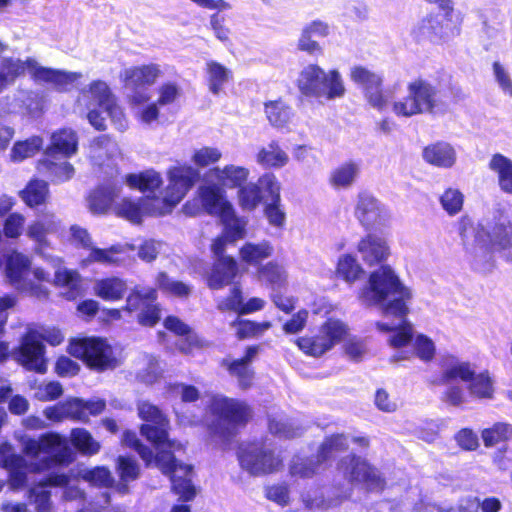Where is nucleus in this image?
Returning <instances> with one entry per match:
<instances>
[{"instance_id": "1", "label": "nucleus", "mask_w": 512, "mask_h": 512, "mask_svg": "<svg viewBox=\"0 0 512 512\" xmlns=\"http://www.w3.org/2000/svg\"><path fill=\"white\" fill-rule=\"evenodd\" d=\"M412 299V290L401 282L388 265L373 271L358 292L362 305L379 307L385 316L395 318L392 322L376 323L380 332L390 334L388 343L394 348L405 347L413 339V325L406 319Z\"/></svg>"}, {"instance_id": "2", "label": "nucleus", "mask_w": 512, "mask_h": 512, "mask_svg": "<svg viewBox=\"0 0 512 512\" xmlns=\"http://www.w3.org/2000/svg\"><path fill=\"white\" fill-rule=\"evenodd\" d=\"M460 237L467 259L477 271H490L496 252L512 262V222L504 211L496 210L475 225L462 221Z\"/></svg>"}, {"instance_id": "3", "label": "nucleus", "mask_w": 512, "mask_h": 512, "mask_svg": "<svg viewBox=\"0 0 512 512\" xmlns=\"http://www.w3.org/2000/svg\"><path fill=\"white\" fill-rule=\"evenodd\" d=\"M22 446L23 453L29 461L14 454L11 446H0V465L9 471L10 485L13 489L26 484L28 472H43L72 461L68 441L58 433L49 432L39 438H24Z\"/></svg>"}, {"instance_id": "4", "label": "nucleus", "mask_w": 512, "mask_h": 512, "mask_svg": "<svg viewBox=\"0 0 512 512\" xmlns=\"http://www.w3.org/2000/svg\"><path fill=\"white\" fill-rule=\"evenodd\" d=\"M392 112L398 117L410 118L419 114H438L445 111V103L437 86L417 79L407 86V95L393 101Z\"/></svg>"}, {"instance_id": "5", "label": "nucleus", "mask_w": 512, "mask_h": 512, "mask_svg": "<svg viewBox=\"0 0 512 512\" xmlns=\"http://www.w3.org/2000/svg\"><path fill=\"white\" fill-rule=\"evenodd\" d=\"M169 185L163 198L147 195L142 198L146 216H162L170 213L193 186L198 177L190 166L173 167L168 172Z\"/></svg>"}, {"instance_id": "6", "label": "nucleus", "mask_w": 512, "mask_h": 512, "mask_svg": "<svg viewBox=\"0 0 512 512\" xmlns=\"http://www.w3.org/2000/svg\"><path fill=\"white\" fill-rule=\"evenodd\" d=\"M208 409L215 417L211 433L223 442L228 441L237 428L245 425L252 416L246 403L220 394L211 397Z\"/></svg>"}, {"instance_id": "7", "label": "nucleus", "mask_w": 512, "mask_h": 512, "mask_svg": "<svg viewBox=\"0 0 512 512\" xmlns=\"http://www.w3.org/2000/svg\"><path fill=\"white\" fill-rule=\"evenodd\" d=\"M300 92L307 97L333 100L345 94V86L338 70L326 72L316 64L305 66L297 79Z\"/></svg>"}, {"instance_id": "8", "label": "nucleus", "mask_w": 512, "mask_h": 512, "mask_svg": "<svg viewBox=\"0 0 512 512\" xmlns=\"http://www.w3.org/2000/svg\"><path fill=\"white\" fill-rule=\"evenodd\" d=\"M237 458L240 468L254 477L273 474L283 468L281 453L265 443L240 446Z\"/></svg>"}, {"instance_id": "9", "label": "nucleus", "mask_w": 512, "mask_h": 512, "mask_svg": "<svg viewBox=\"0 0 512 512\" xmlns=\"http://www.w3.org/2000/svg\"><path fill=\"white\" fill-rule=\"evenodd\" d=\"M137 411L140 419L146 422L140 428L141 435L152 443L158 452L180 449V443L168 438L169 420L159 407L143 400L137 403Z\"/></svg>"}, {"instance_id": "10", "label": "nucleus", "mask_w": 512, "mask_h": 512, "mask_svg": "<svg viewBox=\"0 0 512 512\" xmlns=\"http://www.w3.org/2000/svg\"><path fill=\"white\" fill-rule=\"evenodd\" d=\"M77 102L86 109L99 107L110 117L118 130L126 129L127 121L123 110L117 105L114 95L104 81H93L87 89L81 91Z\"/></svg>"}, {"instance_id": "11", "label": "nucleus", "mask_w": 512, "mask_h": 512, "mask_svg": "<svg viewBox=\"0 0 512 512\" xmlns=\"http://www.w3.org/2000/svg\"><path fill=\"white\" fill-rule=\"evenodd\" d=\"M69 352L97 370L113 369L118 365L112 347L102 338H83L72 342Z\"/></svg>"}, {"instance_id": "12", "label": "nucleus", "mask_w": 512, "mask_h": 512, "mask_svg": "<svg viewBox=\"0 0 512 512\" xmlns=\"http://www.w3.org/2000/svg\"><path fill=\"white\" fill-rule=\"evenodd\" d=\"M337 470L348 482L362 484L368 490L379 491L385 486L380 471L360 456L351 454L341 458Z\"/></svg>"}, {"instance_id": "13", "label": "nucleus", "mask_w": 512, "mask_h": 512, "mask_svg": "<svg viewBox=\"0 0 512 512\" xmlns=\"http://www.w3.org/2000/svg\"><path fill=\"white\" fill-rule=\"evenodd\" d=\"M161 76V67L155 63L129 67L120 74L124 86L130 90L129 100L133 105L149 102L151 96L144 87L154 85Z\"/></svg>"}, {"instance_id": "14", "label": "nucleus", "mask_w": 512, "mask_h": 512, "mask_svg": "<svg viewBox=\"0 0 512 512\" xmlns=\"http://www.w3.org/2000/svg\"><path fill=\"white\" fill-rule=\"evenodd\" d=\"M348 333L345 323L338 319H328L315 336L298 338L296 343L305 354L319 357L332 349Z\"/></svg>"}, {"instance_id": "15", "label": "nucleus", "mask_w": 512, "mask_h": 512, "mask_svg": "<svg viewBox=\"0 0 512 512\" xmlns=\"http://www.w3.org/2000/svg\"><path fill=\"white\" fill-rule=\"evenodd\" d=\"M173 450H163L157 452L155 456V465L163 472L169 475L173 491L184 501H190L195 496V489L191 484L190 474L192 467L178 463L173 454Z\"/></svg>"}, {"instance_id": "16", "label": "nucleus", "mask_w": 512, "mask_h": 512, "mask_svg": "<svg viewBox=\"0 0 512 512\" xmlns=\"http://www.w3.org/2000/svg\"><path fill=\"white\" fill-rule=\"evenodd\" d=\"M16 361L28 371L44 374L47 371L45 346L41 342L39 331L29 328L22 336L20 345L14 352Z\"/></svg>"}, {"instance_id": "17", "label": "nucleus", "mask_w": 512, "mask_h": 512, "mask_svg": "<svg viewBox=\"0 0 512 512\" xmlns=\"http://www.w3.org/2000/svg\"><path fill=\"white\" fill-rule=\"evenodd\" d=\"M351 79L362 86L367 102L375 109L384 111L389 95L382 88L383 77L366 67L355 66L351 69Z\"/></svg>"}, {"instance_id": "18", "label": "nucleus", "mask_w": 512, "mask_h": 512, "mask_svg": "<svg viewBox=\"0 0 512 512\" xmlns=\"http://www.w3.org/2000/svg\"><path fill=\"white\" fill-rule=\"evenodd\" d=\"M60 226L61 222L54 214L46 213L41 218L29 224L26 229L28 238L36 243L37 253L50 261L55 267L60 265L61 259L45 254L43 249L49 245L47 235L56 233L60 229Z\"/></svg>"}, {"instance_id": "19", "label": "nucleus", "mask_w": 512, "mask_h": 512, "mask_svg": "<svg viewBox=\"0 0 512 512\" xmlns=\"http://www.w3.org/2000/svg\"><path fill=\"white\" fill-rule=\"evenodd\" d=\"M355 217L366 228L383 225L389 218L386 207L372 194L362 192L357 197Z\"/></svg>"}, {"instance_id": "20", "label": "nucleus", "mask_w": 512, "mask_h": 512, "mask_svg": "<svg viewBox=\"0 0 512 512\" xmlns=\"http://www.w3.org/2000/svg\"><path fill=\"white\" fill-rule=\"evenodd\" d=\"M446 14H429L419 20L412 29V35L418 41L429 40L439 42L446 40L454 35V29L444 22H448Z\"/></svg>"}, {"instance_id": "21", "label": "nucleus", "mask_w": 512, "mask_h": 512, "mask_svg": "<svg viewBox=\"0 0 512 512\" xmlns=\"http://www.w3.org/2000/svg\"><path fill=\"white\" fill-rule=\"evenodd\" d=\"M30 76L37 83H47L59 91L68 90L82 77L78 72H67L41 66L35 59L30 61Z\"/></svg>"}, {"instance_id": "22", "label": "nucleus", "mask_w": 512, "mask_h": 512, "mask_svg": "<svg viewBox=\"0 0 512 512\" xmlns=\"http://www.w3.org/2000/svg\"><path fill=\"white\" fill-rule=\"evenodd\" d=\"M208 179L204 185L198 190V196L201 201L202 208L213 216L220 217L226 210H230L233 206L227 199L226 191L218 183H213Z\"/></svg>"}, {"instance_id": "23", "label": "nucleus", "mask_w": 512, "mask_h": 512, "mask_svg": "<svg viewBox=\"0 0 512 512\" xmlns=\"http://www.w3.org/2000/svg\"><path fill=\"white\" fill-rule=\"evenodd\" d=\"M362 260L369 266L385 262L390 256V246L387 240L376 234H369L357 245Z\"/></svg>"}, {"instance_id": "24", "label": "nucleus", "mask_w": 512, "mask_h": 512, "mask_svg": "<svg viewBox=\"0 0 512 512\" xmlns=\"http://www.w3.org/2000/svg\"><path fill=\"white\" fill-rule=\"evenodd\" d=\"M422 158L434 167L450 169L457 161V152L450 143L438 141L424 147Z\"/></svg>"}, {"instance_id": "25", "label": "nucleus", "mask_w": 512, "mask_h": 512, "mask_svg": "<svg viewBox=\"0 0 512 512\" xmlns=\"http://www.w3.org/2000/svg\"><path fill=\"white\" fill-rule=\"evenodd\" d=\"M250 176V170L244 166L234 164L225 165L211 169L206 177L215 180L222 188H238L246 184Z\"/></svg>"}, {"instance_id": "26", "label": "nucleus", "mask_w": 512, "mask_h": 512, "mask_svg": "<svg viewBox=\"0 0 512 512\" xmlns=\"http://www.w3.org/2000/svg\"><path fill=\"white\" fill-rule=\"evenodd\" d=\"M441 381L452 383L460 380L468 383L475 372L473 364L463 361L453 355L444 356L441 359Z\"/></svg>"}, {"instance_id": "27", "label": "nucleus", "mask_w": 512, "mask_h": 512, "mask_svg": "<svg viewBox=\"0 0 512 512\" xmlns=\"http://www.w3.org/2000/svg\"><path fill=\"white\" fill-rule=\"evenodd\" d=\"M6 277L16 289H26L27 279L30 276V260L27 256L13 252L6 263Z\"/></svg>"}, {"instance_id": "28", "label": "nucleus", "mask_w": 512, "mask_h": 512, "mask_svg": "<svg viewBox=\"0 0 512 512\" xmlns=\"http://www.w3.org/2000/svg\"><path fill=\"white\" fill-rule=\"evenodd\" d=\"M127 290L128 284L126 280L116 276L99 278L93 283L94 295L108 302L123 299Z\"/></svg>"}, {"instance_id": "29", "label": "nucleus", "mask_w": 512, "mask_h": 512, "mask_svg": "<svg viewBox=\"0 0 512 512\" xmlns=\"http://www.w3.org/2000/svg\"><path fill=\"white\" fill-rule=\"evenodd\" d=\"M30 61H34V58L28 57L26 60L14 57L0 58V92L13 85L25 71L30 74Z\"/></svg>"}, {"instance_id": "30", "label": "nucleus", "mask_w": 512, "mask_h": 512, "mask_svg": "<svg viewBox=\"0 0 512 512\" xmlns=\"http://www.w3.org/2000/svg\"><path fill=\"white\" fill-rule=\"evenodd\" d=\"M238 274V264L232 257L218 258L208 278V285L212 289H220L230 284Z\"/></svg>"}, {"instance_id": "31", "label": "nucleus", "mask_w": 512, "mask_h": 512, "mask_svg": "<svg viewBox=\"0 0 512 512\" xmlns=\"http://www.w3.org/2000/svg\"><path fill=\"white\" fill-rule=\"evenodd\" d=\"M255 160L263 168L281 169L289 163L290 157L277 141L272 140L258 150Z\"/></svg>"}, {"instance_id": "32", "label": "nucleus", "mask_w": 512, "mask_h": 512, "mask_svg": "<svg viewBox=\"0 0 512 512\" xmlns=\"http://www.w3.org/2000/svg\"><path fill=\"white\" fill-rule=\"evenodd\" d=\"M264 111L269 123L277 129L289 130L294 124V111L282 100L266 102Z\"/></svg>"}, {"instance_id": "33", "label": "nucleus", "mask_w": 512, "mask_h": 512, "mask_svg": "<svg viewBox=\"0 0 512 512\" xmlns=\"http://www.w3.org/2000/svg\"><path fill=\"white\" fill-rule=\"evenodd\" d=\"M124 252L123 246L112 245L109 248H99L96 245L81 259L80 265L87 268L92 264H101L104 266H114L119 264L118 254Z\"/></svg>"}, {"instance_id": "34", "label": "nucleus", "mask_w": 512, "mask_h": 512, "mask_svg": "<svg viewBox=\"0 0 512 512\" xmlns=\"http://www.w3.org/2000/svg\"><path fill=\"white\" fill-rule=\"evenodd\" d=\"M119 193V187L111 184L95 189L88 198L89 209L94 214L106 213Z\"/></svg>"}, {"instance_id": "35", "label": "nucleus", "mask_w": 512, "mask_h": 512, "mask_svg": "<svg viewBox=\"0 0 512 512\" xmlns=\"http://www.w3.org/2000/svg\"><path fill=\"white\" fill-rule=\"evenodd\" d=\"M488 167L497 176L500 189L512 194V160L496 153L491 157Z\"/></svg>"}, {"instance_id": "36", "label": "nucleus", "mask_w": 512, "mask_h": 512, "mask_svg": "<svg viewBox=\"0 0 512 512\" xmlns=\"http://www.w3.org/2000/svg\"><path fill=\"white\" fill-rule=\"evenodd\" d=\"M360 170V163L344 162L331 172L329 183L336 189H348L356 182Z\"/></svg>"}, {"instance_id": "37", "label": "nucleus", "mask_w": 512, "mask_h": 512, "mask_svg": "<svg viewBox=\"0 0 512 512\" xmlns=\"http://www.w3.org/2000/svg\"><path fill=\"white\" fill-rule=\"evenodd\" d=\"M38 171L51 178L54 182H64L71 179L74 175V167L67 161H53L48 156L38 162Z\"/></svg>"}, {"instance_id": "38", "label": "nucleus", "mask_w": 512, "mask_h": 512, "mask_svg": "<svg viewBox=\"0 0 512 512\" xmlns=\"http://www.w3.org/2000/svg\"><path fill=\"white\" fill-rule=\"evenodd\" d=\"M78 146V137L75 131L69 128L59 129L51 136V147L47 151L50 156L57 151L65 156H71L76 153Z\"/></svg>"}, {"instance_id": "39", "label": "nucleus", "mask_w": 512, "mask_h": 512, "mask_svg": "<svg viewBox=\"0 0 512 512\" xmlns=\"http://www.w3.org/2000/svg\"><path fill=\"white\" fill-rule=\"evenodd\" d=\"M89 153L95 164L103 165L106 160L113 159L119 154V148L116 141L108 135H101L91 142Z\"/></svg>"}, {"instance_id": "40", "label": "nucleus", "mask_w": 512, "mask_h": 512, "mask_svg": "<svg viewBox=\"0 0 512 512\" xmlns=\"http://www.w3.org/2000/svg\"><path fill=\"white\" fill-rule=\"evenodd\" d=\"M273 252L274 248L267 240L258 243L246 242L239 250V257L242 262L255 266L272 256Z\"/></svg>"}, {"instance_id": "41", "label": "nucleus", "mask_w": 512, "mask_h": 512, "mask_svg": "<svg viewBox=\"0 0 512 512\" xmlns=\"http://www.w3.org/2000/svg\"><path fill=\"white\" fill-rule=\"evenodd\" d=\"M258 353V347L250 346L246 350L243 358L233 361L229 367V372L238 378L239 384L242 388L250 386L253 379V371L250 368V363Z\"/></svg>"}, {"instance_id": "42", "label": "nucleus", "mask_w": 512, "mask_h": 512, "mask_svg": "<svg viewBox=\"0 0 512 512\" xmlns=\"http://www.w3.org/2000/svg\"><path fill=\"white\" fill-rule=\"evenodd\" d=\"M155 283L157 288L164 294L169 296L186 299L192 293V286L183 281L170 277L166 272H159L156 276Z\"/></svg>"}, {"instance_id": "43", "label": "nucleus", "mask_w": 512, "mask_h": 512, "mask_svg": "<svg viewBox=\"0 0 512 512\" xmlns=\"http://www.w3.org/2000/svg\"><path fill=\"white\" fill-rule=\"evenodd\" d=\"M206 73L209 91L214 95H218L231 78V71L213 60L206 63Z\"/></svg>"}, {"instance_id": "44", "label": "nucleus", "mask_w": 512, "mask_h": 512, "mask_svg": "<svg viewBox=\"0 0 512 512\" xmlns=\"http://www.w3.org/2000/svg\"><path fill=\"white\" fill-rule=\"evenodd\" d=\"M72 445L85 456H93L99 453L101 444L84 428H74L70 433Z\"/></svg>"}, {"instance_id": "45", "label": "nucleus", "mask_w": 512, "mask_h": 512, "mask_svg": "<svg viewBox=\"0 0 512 512\" xmlns=\"http://www.w3.org/2000/svg\"><path fill=\"white\" fill-rule=\"evenodd\" d=\"M323 464L318 455L315 458L295 456L290 463L289 472L292 477L311 478L322 469Z\"/></svg>"}, {"instance_id": "46", "label": "nucleus", "mask_w": 512, "mask_h": 512, "mask_svg": "<svg viewBox=\"0 0 512 512\" xmlns=\"http://www.w3.org/2000/svg\"><path fill=\"white\" fill-rule=\"evenodd\" d=\"M467 389L472 397L478 399H490L494 393L493 381L487 371H475L467 383Z\"/></svg>"}, {"instance_id": "47", "label": "nucleus", "mask_w": 512, "mask_h": 512, "mask_svg": "<svg viewBox=\"0 0 512 512\" xmlns=\"http://www.w3.org/2000/svg\"><path fill=\"white\" fill-rule=\"evenodd\" d=\"M219 218L224 225L223 234H225L231 242L245 237L247 221L236 216L233 206L229 211L226 210V212L223 213Z\"/></svg>"}, {"instance_id": "48", "label": "nucleus", "mask_w": 512, "mask_h": 512, "mask_svg": "<svg viewBox=\"0 0 512 512\" xmlns=\"http://www.w3.org/2000/svg\"><path fill=\"white\" fill-rule=\"evenodd\" d=\"M126 182L133 188H139L144 193H154L162 184L160 174L154 170H147L139 175L131 174Z\"/></svg>"}, {"instance_id": "49", "label": "nucleus", "mask_w": 512, "mask_h": 512, "mask_svg": "<svg viewBox=\"0 0 512 512\" xmlns=\"http://www.w3.org/2000/svg\"><path fill=\"white\" fill-rule=\"evenodd\" d=\"M237 202L243 211L252 212L263 202V195L254 182H249L238 189Z\"/></svg>"}, {"instance_id": "50", "label": "nucleus", "mask_w": 512, "mask_h": 512, "mask_svg": "<svg viewBox=\"0 0 512 512\" xmlns=\"http://www.w3.org/2000/svg\"><path fill=\"white\" fill-rule=\"evenodd\" d=\"M349 441L344 434H335L327 437L321 444L318 456L325 463L333 458L336 454L347 450Z\"/></svg>"}, {"instance_id": "51", "label": "nucleus", "mask_w": 512, "mask_h": 512, "mask_svg": "<svg viewBox=\"0 0 512 512\" xmlns=\"http://www.w3.org/2000/svg\"><path fill=\"white\" fill-rule=\"evenodd\" d=\"M117 472L121 479L118 491L125 494L128 491L127 483L138 478L140 473L139 466L134 459L120 456L118 458Z\"/></svg>"}, {"instance_id": "52", "label": "nucleus", "mask_w": 512, "mask_h": 512, "mask_svg": "<svg viewBox=\"0 0 512 512\" xmlns=\"http://www.w3.org/2000/svg\"><path fill=\"white\" fill-rule=\"evenodd\" d=\"M77 477L97 487H109L113 484L114 479L108 468L103 466L89 468H80Z\"/></svg>"}, {"instance_id": "53", "label": "nucleus", "mask_w": 512, "mask_h": 512, "mask_svg": "<svg viewBox=\"0 0 512 512\" xmlns=\"http://www.w3.org/2000/svg\"><path fill=\"white\" fill-rule=\"evenodd\" d=\"M254 183L260 190V194L263 195V200L267 199L270 200V202H281V184L275 174L266 172Z\"/></svg>"}, {"instance_id": "54", "label": "nucleus", "mask_w": 512, "mask_h": 512, "mask_svg": "<svg viewBox=\"0 0 512 512\" xmlns=\"http://www.w3.org/2000/svg\"><path fill=\"white\" fill-rule=\"evenodd\" d=\"M48 196V186L45 181L32 180L21 192L23 201L30 207L41 205Z\"/></svg>"}, {"instance_id": "55", "label": "nucleus", "mask_w": 512, "mask_h": 512, "mask_svg": "<svg viewBox=\"0 0 512 512\" xmlns=\"http://www.w3.org/2000/svg\"><path fill=\"white\" fill-rule=\"evenodd\" d=\"M498 512L501 509V502L494 497L486 498L482 502L478 499H470L466 501V505H461L457 510L454 508L441 509L440 512Z\"/></svg>"}, {"instance_id": "56", "label": "nucleus", "mask_w": 512, "mask_h": 512, "mask_svg": "<svg viewBox=\"0 0 512 512\" xmlns=\"http://www.w3.org/2000/svg\"><path fill=\"white\" fill-rule=\"evenodd\" d=\"M157 298V292L153 288H148L145 290H140L138 287L133 288L129 295L126 298V305L123 307V310L128 312H133L138 310L146 304L150 302H154Z\"/></svg>"}, {"instance_id": "57", "label": "nucleus", "mask_w": 512, "mask_h": 512, "mask_svg": "<svg viewBox=\"0 0 512 512\" xmlns=\"http://www.w3.org/2000/svg\"><path fill=\"white\" fill-rule=\"evenodd\" d=\"M364 273L361 265L352 255H343L337 264V274L346 282L353 283Z\"/></svg>"}, {"instance_id": "58", "label": "nucleus", "mask_w": 512, "mask_h": 512, "mask_svg": "<svg viewBox=\"0 0 512 512\" xmlns=\"http://www.w3.org/2000/svg\"><path fill=\"white\" fill-rule=\"evenodd\" d=\"M115 211L118 216H121L132 223H140L145 215L143 209L142 198L138 201L131 199H123L116 207Z\"/></svg>"}, {"instance_id": "59", "label": "nucleus", "mask_w": 512, "mask_h": 512, "mask_svg": "<svg viewBox=\"0 0 512 512\" xmlns=\"http://www.w3.org/2000/svg\"><path fill=\"white\" fill-rule=\"evenodd\" d=\"M481 436L486 447L494 446L512 437V425L503 422L495 423L492 427L484 429Z\"/></svg>"}, {"instance_id": "60", "label": "nucleus", "mask_w": 512, "mask_h": 512, "mask_svg": "<svg viewBox=\"0 0 512 512\" xmlns=\"http://www.w3.org/2000/svg\"><path fill=\"white\" fill-rule=\"evenodd\" d=\"M43 140L34 136L25 141L16 142L11 151L13 161H22L35 155L42 147Z\"/></svg>"}, {"instance_id": "61", "label": "nucleus", "mask_w": 512, "mask_h": 512, "mask_svg": "<svg viewBox=\"0 0 512 512\" xmlns=\"http://www.w3.org/2000/svg\"><path fill=\"white\" fill-rule=\"evenodd\" d=\"M50 485L49 477L40 482L29 491V499L35 505L37 512H48L51 509L50 492L46 489Z\"/></svg>"}, {"instance_id": "62", "label": "nucleus", "mask_w": 512, "mask_h": 512, "mask_svg": "<svg viewBox=\"0 0 512 512\" xmlns=\"http://www.w3.org/2000/svg\"><path fill=\"white\" fill-rule=\"evenodd\" d=\"M55 283L69 290V297H76L81 288V276L78 272L68 269H58L55 272Z\"/></svg>"}, {"instance_id": "63", "label": "nucleus", "mask_w": 512, "mask_h": 512, "mask_svg": "<svg viewBox=\"0 0 512 512\" xmlns=\"http://www.w3.org/2000/svg\"><path fill=\"white\" fill-rule=\"evenodd\" d=\"M259 279L272 286L281 287L287 278L285 269L275 263L269 262L258 270Z\"/></svg>"}, {"instance_id": "64", "label": "nucleus", "mask_w": 512, "mask_h": 512, "mask_svg": "<svg viewBox=\"0 0 512 512\" xmlns=\"http://www.w3.org/2000/svg\"><path fill=\"white\" fill-rule=\"evenodd\" d=\"M492 74L500 91L505 96L512 98V75L508 67L499 61H495L492 64Z\"/></svg>"}]
</instances>
